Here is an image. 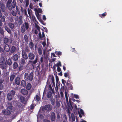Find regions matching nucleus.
<instances>
[{"instance_id": "nucleus-23", "label": "nucleus", "mask_w": 122, "mask_h": 122, "mask_svg": "<svg viewBox=\"0 0 122 122\" xmlns=\"http://www.w3.org/2000/svg\"><path fill=\"white\" fill-rule=\"evenodd\" d=\"M49 79V81L50 82L51 81V80L52 81V82L54 81V76L52 75H50L49 76V79Z\"/></svg>"}, {"instance_id": "nucleus-58", "label": "nucleus", "mask_w": 122, "mask_h": 122, "mask_svg": "<svg viewBox=\"0 0 122 122\" xmlns=\"http://www.w3.org/2000/svg\"><path fill=\"white\" fill-rule=\"evenodd\" d=\"M55 53L57 55L61 56L62 55V53L61 51L56 52Z\"/></svg>"}, {"instance_id": "nucleus-59", "label": "nucleus", "mask_w": 122, "mask_h": 122, "mask_svg": "<svg viewBox=\"0 0 122 122\" xmlns=\"http://www.w3.org/2000/svg\"><path fill=\"white\" fill-rule=\"evenodd\" d=\"M56 116L58 120H60V117L59 113H57L56 114Z\"/></svg>"}, {"instance_id": "nucleus-21", "label": "nucleus", "mask_w": 122, "mask_h": 122, "mask_svg": "<svg viewBox=\"0 0 122 122\" xmlns=\"http://www.w3.org/2000/svg\"><path fill=\"white\" fill-rule=\"evenodd\" d=\"M21 93L24 95H26L28 93V91L22 89L21 90Z\"/></svg>"}, {"instance_id": "nucleus-15", "label": "nucleus", "mask_w": 122, "mask_h": 122, "mask_svg": "<svg viewBox=\"0 0 122 122\" xmlns=\"http://www.w3.org/2000/svg\"><path fill=\"white\" fill-rule=\"evenodd\" d=\"M46 110V107L45 106L44 107H42L40 109V111L41 113L44 114V115H45V111Z\"/></svg>"}, {"instance_id": "nucleus-52", "label": "nucleus", "mask_w": 122, "mask_h": 122, "mask_svg": "<svg viewBox=\"0 0 122 122\" xmlns=\"http://www.w3.org/2000/svg\"><path fill=\"white\" fill-rule=\"evenodd\" d=\"M38 52L40 55H41V54L42 53V51L41 49L40 48H38Z\"/></svg>"}, {"instance_id": "nucleus-20", "label": "nucleus", "mask_w": 122, "mask_h": 122, "mask_svg": "<svg viewBox=\"0 0 122 122\" xmlns=\"http://www.w3.org/2000/svg\"><path fill=\"white\" fill-rule=\"evenodd\" d=\"M21 11L23 14H24L27 16H28V15L27 14L26 10L25 9H23L22 7H21Z\"/></svg>"}, {"instance_id": "nucleus-60", "label": "nucleus", "mask_w": 122, "mask_h": 122, "mask_svg": "<svg viewBox=\"0 0 122 122\" xmlns=\"http://www.w3.org/2000/svg\"><path fill=\"white\" fill-rule=\"evenodd\" d=\"M80 114H81L83 116L84 113L83 110L82 109H81L80 110Z\"/></svg>"}, {"instance_id": "nucleus-50", "label": "nucleus", "mask_w": 122, "mask_h": 122, "mask_svg": "<svg viewBox=\"0 0 122 122\" xmlns=\"http://www.w3.org/2000/svg\"><path fill=\"white\" fill-rule=\"evenodd\" d=\"M107 15V13L106 12H104V13H103L102 14H99V16L102 18V16L104 17Z\"/></svg>"}, {"instance_id": "nucleus-48", "label": "nucleus", "mask_w": 122, "mask_h": 122, "mask_svg": "<svg viewBox=\"0 0 122 122\" xmlns=\"http://www.w3.org/2000/svg\"><path fill=\"white\" fill-rule=\"evenodd\" d=\"M15 77V75H12L10 76V79L11 81H13Z\"/></svg>"}, {"instance_id": "nucleus-22", "label": "nucleus", "mask_w": 122, "mask_h": 122, "mask_svg": "<svg viewBox=\"0 0 122 122\" xmlns=\"http://www.w3.org/2000/svg\"><path fill=\"white\" fill-rule=\"evenodd\" d=\"M24 26L25 27V28H26V30H27L29 28V24L26 22H25L24 24H23Z\"/></svg>"}, {"instance_id": "nucleus-62", "label": "nucleus", "mask_w": 122, "mask_h": 122, "mask_svg": "<svg viewBox=\"0 0 122 122\" xmlns=\"http://www.w3.org/2000/svg\"><path fill=\"white\" fill-rule=\"evenodd\" d=\"M26 6L27 7L28 5L29 2L28 0H26L25 1Z\"/></svg>"}, {"instance_id": "nucleus-27", "label": "nucleus", "mask_w": 122, "mask_h": 122, "mask_svg": "<svg viewBox=\"0 0 122 122\" xmlns=\"http://www.w3.org/2000/svg\"><path fill=\"white\" fill-rule=\"evenodd\" d=\"M13 97L9 93L7 95V98L9 100H11Z\"/></svg>"}, {"instance_id": "nucleus-63", "label": "nucleus", "mask_w": 122, "mask_h": 122, "mask_svg": "<svg viewBox=\"0 0 122 122\" xmlns=\"http://www.w3.org/2000/svg\"><path fill=\"white\" fill-rule=\"evenodd\" d=\"M56 66H57V67H59V66H61V64L60 61H59L58 63H57Z\"/></svg>"}, {"instance_id": "nucleus-33", "label": "nucleus", "mask_w": 122, "mask_h": 122, "mask_svg": "<svg viewBox=\"0 0 122 122\" xmlns=\"http://www.w3.org/2000/svg\"><path fill=\"white\" fill-rule=\"evenodd\" d=\"M4 43L5 44L9 42V39L7 37H5L3 39Z\"/></svg>"}, {"instance_id": "nucleus-49", "label": "nucleus", "mask_w": 122, "mask_h": 122, "mask_svg": "<svg viewBox=\"0 0 122 122\" xmlns=\"http://www.w3.org/2000/svg\"><path fill=\"white\" fill-rule=\"evenodd\" d=\"M13 65L14 69L18 67V64L15 62L14 63Z\"/></svg>"}, {"instance_id": "nucleus-53", "label": "nucleus", "mask_w": 122, "mask_h": 122, "mask_svg": "<svg viewBox=\"0 0 122 122\" xmlns=\"http://www.w3.org/2000/svg\"><path fill=\"white\" fill-rule=\"evenodd\" d=\"M28 13V14L29 16H30L31 14H32L31 12V10H30L29 9H28L27 10Z\"/></svg>"}, {"instance_id": "nucleus-12", "label": "nucleus", "mask_w": 122, "mask_h": 122, "mask_svg": "<svg viewBox=\"0 0 122 122\" xmlns=\"http://www.w3.org/2000/svg\"><path fill=\"white\" fill-rule=\"evenodd\" d=\"M22 55L23 57L25 60L28 59V57L27 54L24 50L22 51Z\"/></svg>"}, {"instance_id": "nucleus-56", "label": "nucleus", "mask_w": 122, "mask_h": 122, "mask_svg": "<svg viewBox=\"0 0 122 122\" xmlns=\"http://www.w3.org/2000/svg\"><path fill=\"white\" fill-rule=\"evenodd\" d=\"M69 73V72L68 71L66 73H64V76L66 77H67L68 76V74Z\"/></svg>"}, {"instance_id": "nucleus-42", "label": "nucleus", "mask_w": 122, "mask_h": 122, "mask_svg": "<svg viewBox=\"0 0 122 122\" xmlns=\"http://www.w3.org/2000/svg\"><path fill=\"white\" fill-rule=\"evenodd\" d=\"M56 85H57V83L58 84L59 83H60V82L59 80V78L57 75H56Z\"/></svg>"}, {"instance_id": "nucleus-45", "label": "nucleus", "mask_w": 122, "mask_h": 122, "mask_svg": "<svg viewBox=\"0 0 122 122\" xmlns=\"http://www.w3.org/2000/svg\"><path fill=\"white\" fill-rule=\"evenodd\" d=\"M5 30L7 31L8 33L9 34L11 33V30L7 27L5 26Z\"/></svg>"}, {"instance_id": "nucleus-43", "label": "nucleus", "mask_w": 122, "mask_h": 122, "mask_svg": "<svg viewBox=\"0 0 122 122\" xmlns=\"http://www.w3.org/2000/svg\"><path fill=\"white\" fill-rule=\"evenodd\" d=\"M20 63L22 64H25V61L24 59H21L20 60Z\"/></svg>"}, {"instance_id": "nucleus-46", "label": "nucleus", "mask_w": 122, "mask_h": 122, "mask_svg": "<svg viewBox=\"0 0 122 122\" xmlns=\"http://www.w3.org/2000/svg\"><path fill=\"white\" fill-rule=\"evenodd\" d=\"M71 117L72 120L73 121H75V116L73 113L71 114Z\"/></svg>"}, {"instance_id": "nucleus-35", "label": "nucleus", "mask_w": 122, "mask_h": 122, "mask_svg": "<svg viewBox=\"0 0 122 122\" xmlns=\"http://www.w3.org/2000/svg\"><path fill=\"white\" fill-rule=\"evenodd\" d=\"M8 26L11 29H13L14 27V24L12 23H9L8 24Z\"/></svg>"}, {"instance_id": "nucleus-55", "label": "nucleus", "mask_w": 122, "mask_h": 122, "mask_svg": "<svg viewBox=\"0 0 122 122\" xmlns=\"http://www.w3.org/2000/svg\"><path fill=\"white\" fill-rule=\"evenodd\" d=\"M37 60L38 58H36L35 60L32 62V63L34 64H36L37 62Z\"/></svg>"}, {"instance_id": "nucleus-13", "label": "nucleus", "mask_w": 122, "mask_h": 122, "mask_svg": "<svg viewBox=\"0 0 122 122\" xmlns=\"http://www.w3.org/2000/svg\"><path fill=\"white\" fill-rule=\"evenodd\" d=\"M4 49L5 51L6 52H8L10 50L9 46L7 44H6L5 45Z\"/></svg>"}, {"instance_id": "nucleus-16", "label": "nucleus", "mask_w": 122, "mask_h": 122, "mask_svg": "<svg viewBox=\"0 0 122 122\" xmlns=\"http://www.w3.org/2000/svg\"><path fill=\"white\" fill-rule=\"evenodd\" d=\"M34 10L35 12V13H41L42 12V10L40 8H35Z\"/></svg>"}, {"instance_id": "nucleus-25", "label": "nucleus", "mask_w": 122, "mask_h": 122, "mask_svg": "<svg viewBox=\"0 0 122 122\" xmlns=\"http://www.w3.org/2000/svg\"><path fill=\"white\" fill-rule=\"evenodd\" d=\"M21 101V102L24 104L26 103V100L25 98L23 97H21L20 98Z\"/></svg>"}, {"instance_id": "nucleus-51", "label": "nucleus", "mask_w": 122, "mask_h": 122, "mask_svg": "<svg viewBox=\"0 0 122 122\" xmlns=\"http://www.w3.org/2000/svg\"><path fill=\"white\" fill-rule=\"evenodd\" d=\"M56 106L57 107H58L60 106V101L58 100L56 101Z\"/></svg>"}, {"instance_id": "nucleus-5", "label": "nucleus", "mask_w": 122, "mask_h": 122, "mask_svg": "<svg viewBox=\"0 0 122 122\" xmlns=\"http://www.w3.org/2000/svg\"><path fill=\"white\" fill-rule=\"evenodd\" d=\"M5 63L6 64H5L4 66H3V65H2L3 68L4 69L5 68H6V64H7L9 65H10L12 64V62H11V59H9L8 60H6Z\"/></svg>"}, {"instance_id": "nucleus-18", "label": "nucleus", "mask_w": 122, "mask_h": 122, "mask_svg": "<svg viewBox=\"0 0 122 122\" xmlns=\"http://www.w3.org/2000/svg\"><path fill=\"white\" fill-rule=\"evenodd\" d=\"M16 50V48L14 46H13L11 47L10 49V52L11 53L14 52Z\"/></svg>"}, {"instance_id": "nucleus-32", "label": "nucleus", "mask_w": 122, "mask_h": 122, "mask_svg": "<svg viewBox=\"0 0 122 122\" xmlns=\"http://www.w3.org/2000/svg\"><path fill=\"white\" fill-rule=\"evenodd\" d=\"M31 84L29 83H28L27 85L26 88L27 90H30L31 88Z\"/></svg>"}, {"instance_id": "nucleus-57", "label": "nucleus", "mask_w": 122, "mask_h": 122, "mask_svg": "<svg viewBox=\"0 0 122 122\" xmlns=\"http://www.w3.org/2000/svg\"><path fill=\"white\" fill-rule=\"evenodd\" d=\"M71 100H72L71 98H70V97H69V103L71 105V107H72V108H73V107L71 105Z\"/></svg>"}, {"instance_id": "nucleus-37", "label": "nucleus", "mask_w": 122, "mask_h": 122, "mask_svg": "<svg viewBox=\"0 0 122 122\" xmlns=\"http://www.w3.org/2000/svg\"><path fill=\"white\" fill-rule=\"evenodd\" d=\"M21 86H25L26 85V82L24 80H22L21 81Z\"/></svg>"}, {"instance_id": "nucleus-64", "label": "nucleus", "mask_w": 122, "mask_h": 122, "mask_svg": "<svg viewBox=\"0 0 122 122\" xmlns=\"http://www.w3.org/2000/svg\"><path fill=\"white\" fill-rule=\"evenodd\" d=\"M23 66H20L18 68L19 70L20 71L21 70L23 69Z\"/></svg>"}, {"instance_id": "nucleus-31", "label": "nucleus", "mask_w": 122, "mask_h": 122, "mask_svg": "<svg viewBox=\"0 0 122 122\" xmlns=\"http://www.w3.org/2000/svg\"><path fill=\"white\" fill-rule=\"evenodd\" d=\"M50 101L51 102V104L52 105H54L55 104V99H53L52 97H51L50 98Z\"/></svg>"}, {"instance_id": "nucleus-30", "label": "nucleus", "mask_w": 122, "mask_h": 122, "mask_svg": "<svg viewBox=\"0 0 122 122\" xmlns=\"http://www.w3.org/2000/svg\"><path fill=\"white\" fill-rule=\"evenodd\" d=\"M21 31L22 33L24 32L25 31L26 28L24 26V25H22L21 27Z\"/></svg>"}, {"instance_id": "nucleus-17", "label": "nucleus", "mask_w": 122, "mask_h": 122, "mask_svg": "<svg viewBox=\"0 0 122 122\" xmlns=\"http://www.w3.org/2000/svg\"><path fill=\"white\" fill-rule=\"evenodd\" d=\"M13 109L12 105L10 103H8V105L7 109L10 111L12 110Z\"/></svg>"}, {"instance_id": "nucleus-3", "label": "nucleus", "mask_w": 122, "mask_h": 122, "mask_svg": "<svg viewBox=\"0 0 122 122\" xmlns=\"http://www.w3.org/2000/svg\"><path fill=\"white\" fill-rule=\"evenodd\" d=\"M46 83V86H47L48 90L49 91H51L52 93H54V89H52L49 79H47V81Z\"/></svg>"}, {"instance_id": "nucleus-38", "label": "nucleus", "mask_w": 122, "mask_h": 122, "mask_svg": "<svg viewBox=\"0 0 122 122\" xmlns=\"http://www.w3.org/2000/svg\"><path fill=\"white\" fill-rule=\"evenodd\" d=\"M17 13L16 11H15L14 10H12L11 12V14L14 16H15Z\"/></svg>"}, {"instance_id": "nucleus-40", "label": "nucleus", "mask_w": 122, "mask_h": 122, "mask_svg": "<svg viewBox=\"0 0 122 122\" xmlns=\"http://www.w3.org/2000/svg\"><path fill=\"white\" fill-rule=\"evenodd\" d=\"M6 6L8 9L10 10H12V6H11L10 4H7Z\"/></svg>"}, {"instance_id": "nucleus-7", "label": "nucleus", "mask_w": 122, "mask_h": 122, "mask_svg": "<svg viewBox=\"0 0 122 122\" xmlns=\"http://www.w3.org/2000/svg\"><path fill=\"white\" fill-rule=\"evenodd\" d=\"M2 112L4 115L6 116L9 115L11 113L10 111L8 109H5L3 110Z\"/></svg>"}, {"instance_id": "nucleus-54", "label": "nucleus", "mask_w": 122, "mask_h": 122, "mask_svg": "<svg viewBox=\"0 0 122 122\" xmlns=\"http://www.w3.org/2000/svg\"><path fill=\"white\" fill-rule=\"evenodd\" d=\"M37 118H40L41 119H43V115H42L41 114L40 115L39 114H38L37 116Z\"/></svg>"}, {"instance_id": "nucleus-9", "label": "nucleus", "mask_w": 122, "mask_h": 122, "mask_svg": "<svg viewBox=\"0 0 122 122\" xmlns=\"http://www.w3.org/2000/svg\"><path fill=\"white\" fill-rule=\"evenodd\" d=\"M28 57L30 60H33L35 57V55L33 53L30 52L28 54Z\"/></svg>"}, {"instance_id": "nucleus-36", "label": "nucleus", "mask_w": 122, "mask_h": 122, "mask_svg": "<svg viewBox=\"0 0 122 122\" xmlns=\"http://www.w3.org/2000/svg\"><path fill=\"white\" fill-rule=\"evenodd\" d=\"M9 93L12 96H14L15 95V91L12 90L10 91Z\"/></svg>"}, {"instance_id": "nucleus-39", "label": "nucleus", "mask_w": 122, "mask_h": 122, "mask_svg": "<svg viewBox=\"0 0 122 122\" xmlns=\"http://www.w3.org/2000/svg\"><path fill=\"white\" fill-rule=\"evenodd\" d=\"M29 46L31 49H32L33 48L34 46V44L32 42H30L29 43Z\"/></svg>"}, {"instance_id": "nucleus-29", "label": "nucleus", "mask_w": 122, "mask_h": 122, "mask_svg": "<svg viewBox=\"0 0 122 122\" xmlns=\"http://www.w3.org/2000/svg\"><path fill=\"white\" fill-rule=\"evenodd\" d=\"M35 13L38 19L39 20H41V15H40L39 13H37V12Z\"/></svg>"}, {"instance_id": "nucleus-34", "label": "nucleus", "mask_w": 122, "mask_h": 122, "mask_svg": "<svg viewBox=\"0 0 122 122\" xmlns=\"http://www.w3.org/2000/svg\"><path fill=\"white\" fill-rule=\"evenodd\" d=\"M30 18L32 20H36V18L35 17V16L34 15H33V14H31L30 16Z\"/></svg>"}, {"instance_id": "nucleus-2", "label": "nucleus", "mask_w": 122, "mask_h": 122, "mask_svg": "<svg viewBox=\"0 0 122 122\" xmlns=\"http://www.w3.org/2000/svg\"><path fill=\"white\" fill-rule=\"evenodd\" d=\"M33 75L32 72L29 75L27 73H25L24 75L25 79L27 81H31L33 79Z\"/></svg>"}, {"instance_id": "nucleus-44", "label": "nucleus", "mask_w": 122, "mask_h": 122, "mask_svg": "<svg viewBox=\"0 0 122 122\" xmlns=\"http://www.w3.org/2000/svg\"><path fill=\"white\" fill-rule=\"evenodd\" d=\"M34 99L36 100L38 102L40 100L39 96L37 95H36V97L34 98Z\"/></svg>"}, {"instance_id": "nucleus-47", "label": "nucleus", "mask_w": 122, "mask_h": 122, "mask_svg": "<svg viewBox=\"0 0 122 122\" xmlns=\"http://www.w3.org/2000/svg\"><path fill=\"white\" fill-rule=\"evenodd\" d=\"M24 38L25 41L26 42H27L28 41V38L27 35H25L24 36Z\"/></svg>"}, {"instance_id": "nucleus-24", "label": "nucleus", "mask_w": 122, "mask_h": 122, "mask_svg": "<svg viewBox=\"0 0 122 122\" xmlns=\"http://www.w3.org/2000/svg\"><path fill=\"white\" fill-rule=\"evenodd\" d=\"M18 55L17 54H15L13 56V59L14 61H16L18 60Z\"/></svg>"}, {"instance_id": "nucleus-11", "label": "nucleus", "mask_w": 122, "mask_h": 122, "mask_svg": "<svg viewBox=\"0 0 122 122\" xmlns=\"http://www.w3.org/2000/svg\"><path fill=\"white\" fill-rule=\"evenodd\" d=\"M52 106L51 104L46 105V111H50L52 110Z\"/></svg>"}, {"instance_id": "nucleus-4", "label": "nucleus", "mask_w": 122, "mask_h": 122, "mask_svg": "<svg viewBox=\"0 0 122 122\" xmlns=\"http://www.w3.org/2000/svg\"><path fill=\"white\" fill-rule=\"evenodd\" d=\"M18 16L17 17V19H15V20L16 21H17L18 20V23L19 25H20L22 24L23 22L22 16H20L19 17L18 19Z\"/></svg>"}, {"instance_id": "nucleus-1", "label": "nucleus", "mask_w": 122, "mask_h": 122, "mask_svg": "<svg viewBox=\"0 0 122 122\" xmlns=\"http://www.w3.org/2000/svg\"><path fill=\"white\" fill-rule=\"evenodd\" d=\"M35 33L36 34H37L38 33H39L38 34L39 38L41 40H44V41L42 43V44L43 45L44 47L46 45V43L45 40V35L44 33V32H42V36L41 33L40 32V30H39V29L35 30Z\"/></svg>"}, {"instance_id": "nucleus-8", "label": "nucleus", "mask_w": 122, "mask_h": 122, "mask_svg": "<svg viewBox=\"0 0 122 122\" xmlns=\"http://www.w3.org/2000/svg\"><path fill=\"white\" fill-rule=\"evenodd\" d=\"M72 83L70 82V80H68L67 81V82L66 83V84L68 86V88L70 89L71 90H73V87L72 85Z\"/></svg>"}, {"instance_id": "nucleus-61", "label": "nucleus", "mask_w": 122, "mask_h": 122, "mask_svg": "<svg viewBox=\"0 0 122 122\" xmlns=\"http://www.w3.org/2000/svg\"><path fill=\"white\" fill-rule=\"evenodd\" d=\"M62 81V83L63 84L64 86H65V83H66V81L65 80L62 79L61 80Z\"/></svg>"}, {"instance_id": "nucleus-28", "label": "nucleus", "mask_w": 122, "mask_h": 122, "mask_svg": "<svg viewBox=\"0 0 122 122\" xmlns=\"http://www.w3.org/2000/svg\"><path fill=\"white\" fill-rule=\"evenodd\" d=\"M5 61V58L3 56H1L0 57V63L1 64H3Z\"/></svg>"}, {"instance_id": "nucleus-10", "label": "nucleus", "mask_w": 122, "mask_h": 122, "mask_svg": "<svg viewBox=\"0 0 122 122\" xmlns=\"http://www.w3.org/2000/svg\"><path fill=\"white\" fill-rule=\"evenodd\" d=\"M56 117V115L54 112H52L51 113L50 116L51 120L52 121H55Z\"/></svg>"}, {"instance_id": "nucleus-41", "label": "nucleus", "mask_w": 122, "mask_h": 122, "mask_svg": "<svg viewBox=\"0 0 122 122\" xmlns=\"http://www.w3.org/2000/svg\"><path fill=\"white\" fill-rule=\"evenodd\" d=\"M65 95L66 99V103H67L68 102V96H67V92L66 91L65 92Z\"/></svg>"}, {"instance_id": "nucleus-26", "label": "nucleus", "mask_w": 122, "mask_h": 122, "mask_svg": "<svg viewBox=\"0 0 122 122\" xmlns=\"http://www.w3.org/2000/svg\"><path fill=\"white\" fill-rule=\"evenodd\" d=\"M12 6V8H14L15 7L16 5V2L15 0H13L11 4Z\"/></svg>"}, {"instance_id": "nucleus-14", "label": "nucleus", "mask_w": 122, "mask_h": 122, "mask_svg": "<svg viewBox=\"0 0 122 122\" xmlns=\"http://www.w3.org/2000/svg\"><path fill=\"white\" fill-rule=\"evenodd\" d=\"M15 83L18 85H19L20 84V80L19 77H17L15 79Z\"/></svg>"}, {"instance_id": "nucleus-6", "label": "nucleus", "mask_w": 122, "mask_h": 122, "mask_svg": "<svg viewBox=\"0 0 122 122\" xmlns=\"http://www.w3.org/2000/svg\"><path fill=\"white\" fill-rule=\"evenodd\" d=\"M5 10L4 5L0 2V12L2 11L4 12Z\"/></svg>"}, {"instance_id": "nucleus-19", "label": "nucleus", "mask_w": 122, "mask_h": 122, "mask_svg": "<svg viewBox=\"0 0 122 122\" xmlns=\"http://www.w3.org/2000/svg\"><path fill=\"white\" fill-rule=\"evenodd\" d=\"M52 92L51 91H49L48 92L46 95L47 97L48 98H51L52 95Z\"/></svg>"}]
</instances>
